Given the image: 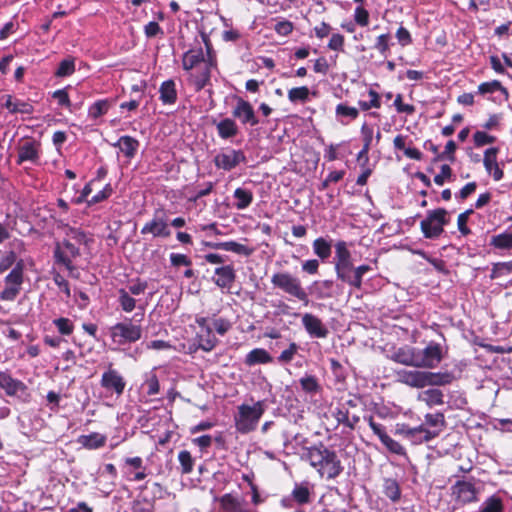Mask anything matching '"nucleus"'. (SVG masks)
Returning <instances> with one entry per match:
<instances>
[{"label":"nucleus","instance_id":"f8f14e48","mask_svg":"<svg viewBox=\"0 0 512 512\" xmlns=\"http://www.w3.org/2000/svg\"><path fill=\"white\" fill-rule=\"evenodd\" d=\"M125 380L115 369H109L102 374L101 386L108 391L121 395L125 389Z\"/></svg>","mask_w":512,"mask_h":512},{"label":"nucleus","instance_id":"c85d7f7f","mask_svg":"<svg viewBox=\"0 0 512 512\" xmlns=\"http://www.w3.org/2000/svg\"><path fill=\"white\" fill-rule=\"evenodd\" d=\"M78 443L87 449H98L105 445L106 436L97 432H93L88 435H81L78 439Z\"/></svg>","mask_w":512,"mask_h":512},{"label":"nucleus","instance_id":"a878e982","mask_svg":"<svg viewBox=\"0 0 512 512\" xmlns=\"http://www.w3.org/2000/svg\"><path fill=\"white\" fill-rule=\"evenodd\" d=\"M215 249L233 252L243 256H250L254 252V248L248 247L236 241L219 242L213 245Z\"/></svg>","mask_w":512,"mask_h":512},{"label":"nucleus","instance_id":"20e7f679","mask_svg":"<svg viewBox=\"0 0 512 512\" xmlns=\"http://www.w3.org/2000/svg\"><path fill=\"white\" fill-rule=\"evenodd\" d=\"M271 283L275 288L282 290L290 296L308 304V294L302 287L301 281L298 277L293 276L289 272H278L271 277Z\"/></svg>","mask_w":512,"mask_h":512},{"label":"nucleus","instance_id":"7ed1b4c3","mask_svg":"<svg viewBox=\"0 0 512 512\" xmlns=\"http://www.w3.org/2000/svg\"><path fill=\"white\" fill-rule=\"evenodd\" d=\"M265 412L263 401H257L253 405L241 404L234 415L236 430L241 434H247L254 431Z\"/></svg>","mask_w":512,"mask_h":512},{"label":"nucleus","instance_id":"7c9ffc66","mask_svg":"<svg viewBox=\"0 0 512 512\" xmlns=\"http://www.w3.org/2000/svg\"><path fill=\"white\" fill-rule=\"evenodd\" d=\"M313 252L322 261L327 260L331 256L332 242L323 237L316 238L313 243Z\"/></svg>","mask_w":512,"mask_h":512},{"label":"nucleus","instance_id":"e2e57ef3","mask_svg":"<svg viewBox=\"0 0 512 512\" xmlns=\"http://www.w3.org/2000/svg\"><path fill=\"white\" fill-rule=\"evenodd\" d=\"M293 29H294L293 23L291 21H288L285 19L278 21L274 26V30L280 36L290 35L292 33Z\"/></svg>","mask_w":512,"mask_h":512},{"label":"nucleus","instance_id":"8fccbe9b","mask_svg":"<svg viewBox=\"0 0 512 512\" xmlns=\"http://www.w3.org/2000/svg\"><path fill=\"white\" fill-rule=\"evenodd\" d=\"M183 474H189L193 470L194 461L189 451L182 450L178 454Z\"/></svg>","mask_w":512,"mask_h":512},{"label":"nucleus","instance_id":"a211bd4d","mask_svg":"<svg viewBox=\"0 0 512 512\" xmlns=\"http://www.w3.org/2000/svg\"><path fill=\"white\" fill-rule=\"evenodd\" d=\"M216 127L218 136L223 140H229L239 134V127L236 121L232 118H223L220 121H213Z\"/></svg>","mask_w":512,"mask_h":512},{"label":"nucleus","instance_id":"f257e3e1","mask_svg":"<svg viewBox=\"0 0 512 512\" xmlns=\"http://www.w3.org/2000/svg\"><path fill=\"white\" fill-rule=\"evenodd\" d=\"M303 458L316 469L321 478L332 480L343 472V466L337 453L323 444L307 448Z\"/></svg>","mask_w":512,"mask_h":512},{"label":"nucleus","instance_id":"680f3d73","mask_svg":"<svg viewBox=\"0 0 512 512\" xmlns=\"http://www.w3.org/2000/svg\"><path fill=\"white\" fill-rule=\"evenodd\" d=\"M455 150H456L455 142L453 140H449L446 143L444 151L440 154H437V157L434 158V161L448 159L449 161L453 162Z\"/></svg>","mask_w":512,"mask_h":512},{"label":"nucleus","instance_id":"79ce46f5","mask_svg":"<svg viewBox=\"0 0 512 512\" xmlns=\"http://www.w3.org/2000/svg\"><path fill=\"white\" fill-rule=\"evenodd\" d=\"M145 380L143 386L147 388V394L149 396H154L159 393L160 385L158 377L155 373V369L145 373Z\"/></svg>","mask_w":512,"mask_h":512},{"label":"nucleus","instance_id":"58836bf2","mask_svg":"<svg viewBox=\"0 0 512 512\" xmlns=\"http://www.w3.org/2000/svg\"><path fill=\"white\" fill-rule=\"evenodd\" d=\"M234 198L236 199L235 207L238 210H244L252 203L253 194L250 190L237 188L234 191Z\"/></svg>","mask_w":512,"mask_h":512},{"label":"nucleus","instance_id":"dca6fc26","mask_svg":"<svg viewBox=\"0 0 512 512\" xmlns=\"http://www.w3.org/2000/svg\"><path fill=\"white\" fill-rule=\"evenodd\" d=\"M214 274L213 282L222 289H230L236 278L235 270L232 265L217 267Z\"/></svg>","mask_w":512,"mask_h":512},{"label":"nucleus","instance_id":"3c124183","mask_svg":"<svg viewBox=\"0 0 512 512\" xmlns=\"http://www.w3.org/2000/svg\"><path fill=\"white\" fill-rule=\"evenodd\" d=\"M301 388L307 393H316L320 390V385L316 377L306 375L300 379Z\"/></svg>","mask_w":512,"mask_h":512},{"label":"nucleus","instance_id":"2f4dec72","mask_svg":"<svg viewBox=\"0 0 512 512\" xmlns=\"http://www.w3.org/2000/svg\"><path fill=\"white\" fill-rule=\"evenodd\" d=\"M496 92H499L505 100L508 99L507 89L498 80L483 82L478 86V93L481 95L494 94Z\"/></svg>","mask_w":512,"mask_h":512},{"label":"nucleus","instance_id":"6e6d98bb","mask_svg":"<svg viewBox=\"0 0 512 512\" xmlns=\"http://www.w3.org/2000/svg\"><path fill=\"white\" fill-rule=\"evenodd\" d=\"M113 194V188L111 184H106L102 190L96 193L91 199L87 201L88 206L100 203L108 199Z\"/></svg>","mask_w":512,"mask_h":512},{"label":"nucleus","instance_id":"0e129e2a","mask_svg":"<svg viewBox=\"0 0 512 512\" xmlns=\"http://www.w3.org/2000/svg\"><path fill=\"white\" fill-rule=\"evenodd\" d=\"M354 20L358 25L362 27L367 26L369 23V12L362 6L356 7L354 12Z\"/></svg>","mask_w":512,"mask_h":512},{"label":"nucleus","instance_id":"603ef678","mask_svg":"<svg viewBox=\"0 0 512 512\" xmlns=\"http://www.w3.org/2000/svg\"><path fill=\"white\" fill-rule=\"evenodd\" d=\"M381 443L391 452L397 455H405V448L396 440L391 438L388 434L384 436Z\"/></svg>","mask_w":512,"mask_h":512},{"label":"nucleus","instance_id":"2eb2a0df","mask_svg":"<svg viewBox=\"0 0 512 512\" xmlns=\"http://www.w3.org/2000/svg\"><path fill=\"white\" fill-rule=\"evenodd\" d=\"M126 467V474L131 475L128 479L130 481H141L147 477L146 467L143 465L141 457H128L124 461Z\"/></svg>","mask_w":512,"mask_h":512},{"label":"nucleus","instance_id":"f704fd0d","mask_svg":"<svg viewBox=\"0 0 512 512\" xmlns=\"http://www.w3.org/2000/svg\"><path fill=\"white\" fill-rule=\"evenodd\" d=\"M112 104L113 102L109 99L97 100L92 105H90L88 109V117L93 120L102 117L108 112Z\"/></svg>","mask_w":512,"mask_h":512},{"label":"nucleus","instance_id":"4be33fe9","mask_svg":"<svg viewBox=\"0 0 512 512\" xmlns=\"http://www.w3.org/2000/svg\"><path fill=\"white\" fill-rule=\"evenodd\" d=\"M312 494V486L308 481L296 483L291 492L292 499L299 505L310 503Z\"/></svg>","mask_w":512,"mask_h":512},{"label":"nucleus","instance_id":"9d476101","mask_svg":"<svg viewBox=\"0 0 512 512\" xmlns=\"http://www.w3.org/2000/svg\"><path fill=\"white\" fill-rule=\"evenodd\" d=\"M451 489L452 495L455 497L456 501L462 505L476 502L478 500L477 489L472 482L457 481Z\"/></svg>","mask_w":512,"mask_h":512},{"label":"nucleus","instance_id":"052dcab7","mask_svg":"<svg viewBox=\"0 0 512 512\" xmlns=\"http://www.w3.org/2000/svg\"><path fill=\"white\" fill-rule=\"evenodd\" d=\"M473 140L477 147H481L487 144L494 143L496 141V137L489 135L484 131H476L473 135Z\"/></svg>","mask_w":512,"mask_h":512},{"label":"nucleus","instance_id":"ea45409f","mask_svg":"<svg viewBox=\"0 0 512 512\" xmlns=\"http://www.w3.org/2000/svg\"><path fill=\"white\" fill-rule=\"evenodd\" d=\"M287 96L291 103H306L310 98V90L307 86L291 88Z\"/></svg>","mask_w":512,"mask_h":512},{"label":"nucleus","instance_id":"f03ea898","mask_svg":"<svg viewBox=\"0 0 512 512\" xmlns=\"http://www.w3.org/2000/svg\"><path fill=\"white\" fill-rule=\"evenodd\" d=\"M141 312H137L133 318H125L124 321L118 322L111 326L109 329V335L113 344L123 346L131 343H135L142 337V327L136 322H141L144 318V307L138 306Z\"/></svg>","mask_w":512,"mask_h":512},{"label":"nucleus","instance_id":"a19ab883","mask_svg":"<svg viewBox=\"0 0 512 512\" xmlns=\"http://www.w3.org/2000/svg\"><path fill=\"white\" fill-rule=\"evenodd\" d=\"M117 301L122 311L127 313L132 312L137 307L136 299L132 297V295L129 294V292L126 289L123 288L118 290Z\"/></svg>","mask_w":512,"mask_h":512},{"label":"nucleus","instance_id":"9b49d317","mask_svg":"<svg viewBox=\"0 0 512 512\" xmlns=\"http://www.w3.org/2000/svg\"><path fill=\"white\" fill-rule=\"evenodd\" d=\"M395 375L398 382L412 388L425 387V371L400 369Z\"/></svg>","mask_w":512,"mask_h":512},{"label":"nucleus","instance_id":"b1692460","mask_svg":"<svg viewBox=\"0 0 512 512\" xmlns=\"http://www.w3.org/2000/svg\"><path fill=\"white\" fill-rule=\"evenodd\" d=\"M114 147H118L119 150L129 159L133 158L136 155V152L139 147V141L135 138L125 135L121 136L116 143L113 144Z\"/></svg>","mask_w":512,"mask_h":512},{"label":"nucleus","instance_id":"5701e85b","mask_svg":"<svg viewBox=\"0 0 512 512\" xmlns=\"http://www.w3.org/2000/svg\"><path fill=\"white\" fill-rule=\"evenodd\" d=\"M159 99L164 105H173L177 101V90L174 80L169 79L160 85Z\"/></svg>","mask_w":512,"mask_h":512},{"label":"nucleus","instance_id":"4d7b16f0","mask_svg":"<svg viewBox=\"0 0 512 512\" xmlns=\"http://www.w3.org/2000/svg\"><path fill=\"white\" fill-rule=\"evenodd\" d=\"M53 324L57 327L59 333L62 335H70L73 332V323L68 318L60 317L54 319Z\"/></svg>","mask_w":512,"mask_h":512},{"label":"nucleus","instance_id":"72a5a7b5","mask_svg":"<svg viewBox=\"0 0 512 512\" xmlns=\"http://www.w3.org/2000/svg\"><path fill=\"white\" fill-rule=\"evenodd\" d=\"M503 499L497 494L489 496L480 505L478 512H504Z\"/></svg>","mask_w":512,"mask_h":512},{"label":"nucleus","instance_id":"cd10ccee","mask_svg":"<svg viewBox=\"0 0 512 512\" xmlns=\"http://www.w3.org/2000/svg\"><path fill=\"white\" fill-rule=\"evenodd\" d=\"M444 395L439 389H428L418 395V400L424 402L429 408L444 404Z\"/></svg>","mask_w":512,"mask_h":512},{"label":"nucleus","instance_id":"bb28decb","mask_svg":"<svg viewBox=\"0 0 512 512\" xmlns=\"http://www.w3.org/2000/svg\"><path fill=\"white\" fill-rule=\"evenodd\" d=\"M454 376L450 372H430L425 371V387L444 386L450 384Z\"/></svg>","mask_w":512,"mask_h":512},{"label":"nucleus","instance_id":"aec40b11","mask_svg":"<svg viewBox=\"0 0 512 512\" xmlns=\"http://www.w3.org/2000/svg\"><path fill=\"white\" fill-rule=\"evenodd\" d=\"M0 387L8 396H15L18 392L26 390V385L11 376L9 372H0Z\"/></svg>","mask_w":512,"mask_h":512},{"label":"nucleus","instance_id":"ddd939ff","mask_svg":"<svg viewBox=\"0 0 512 512\" xmlns=\"http://www.w3.org/2000/svg\"><path fill=\"white\" fill-rule=\"evenodd\" d=\"M498 153L499 148L491 147L485 150L483 158V164L486 172L491 175L495 181H500L504 176V172L497 161Z\"/></svg>","mask_w":512,"mask_h":512},{"label":"nucleus","instance_id":"6ab92c4d","mask_svg":"<svg viewBox=\"0 0 512 512\" xmlns=\"http://www.w3.org/2000/svg\"><path fill=\"white\" fill-rule=\"evenodd\" d=\"M39 158V144L35 141H24L18 147L17 163L21 164L26 161L36 162Z\"/></svg>","mask_w":512,"mask_h":512},{"label":"nucleus","instance_id":"473e14b6","mask_svg":"<svg viewBox=\"0 0 512 512\" xmlns=\"http://www.w3.org/2000/svg\"><path fill=\"white\" fill-rule=\"evenodd\" d=\"M489 245L499 250L512 251V232L505 231L503 233L493 235Z\"/></svg>","mask_w":512,"mask_h":512},{"label":"nucleus","instance_id":"f3484780","mask_svg":"<svg viewBox=\"0 0 512 512\" xmlns=\"http://www.w3.org/2000/svg\"><path fill=\"white\" fill-rule=\"evenodd\" d=\"M416 347L403 345L391 355V359L399 364L416 368Z\"/></svg>","mask_w":512,"mask_h":512},{"label":"nucleus","instance_id":"0eeeda50","mask_svg":"<svg viewBox=\"0 0 512 512\" xmlns=\"http://www.w3.org/2000/svg\"><path fill=\"white\" fill-rule=\"evenodd\" d=\"M171 233L168 218L164 211H156L153 218L147 221L141 229L142 235H151L154 238H168Z\"/></svg>","mask_w":512,"mask_h":512},{"label":"nucleus","instance_id":"423d86ee","mask_svg":"<svg viewBox=\"0 0 512 512\" xmlns=\"http://www.w3.org/2000/svg\"><path fill=\"white\" fill-rule=\"evenodd\" d=\"M443 348L439 343L429 342L423 349L416 347V368H436L443 359Z\"/></svg>","mask_w":512,"mask_h":512},{"label":"nucleus","instance_id":"09e8293b","mask_svg":"<svg viewBox=\"0 0 512 512\" xmlns=\"http://www.w3.org/2000/svg\"><path fill=\"white\" fill-rule=\"evenodd\" d=\"M75 71V62L72 58H67L62 60L59 63V66L57 68V71L55 72V75L58 77H66L73 74Z\"/></svg>","mask_w":512,"mask_h":512},{"label":"nucleus","instance_id":"6e6552de","mask_svg":"<svg viewBox=\"0 0 512 512\" xmlns=\"http://www.w3.org/2000/svg\"><path fill=\"white\" fill-rule=\"evenodd\" d=\"M245 153L242 150L226 149L219 152L214 157V164L218 169L225 171H231L237 167L240 163L246 162Z\"/></svg>","mask_w":512,"mask_h":512},{"label":"nucleus","instance_id":"c756f323","mask_svg":"<svg viewBox=\"0 0 512 512\" xmlns=\"http://www.w3.org/2000/svg\"><path fill=\"white\" fill-rule=\"evenodd\" d=\"M272 362L270 354L262 348H255L251 350L245 358V363L249 366L256 364H267Z\"/></svg>","mask_w":512,"mask_h":512},{"label":"nucleus","instance_id":"c03bdc74","mask_svg":"<svg viewBox=\"0 0 512 512\" xmlns=\"http://www.w3.org/2000/svg\"><path fill=\"white\" fill-rule=\"evenodd\" d=\"M334 247H335L334 264L352 261L351 252L348 249V244L345 241H342V240L338 241Z\"/></svg>","mask_w":512,"mask_h":512},{"label":"nucleus","instance_id":"338daca9","mask_svg":"<svg viewBox=\"0 0 512 512\" xmlns=\"http://www.w3.org/2000/svg\"><path fill=\"white\" fill-rule=\"evenodd\" d=\"M336 114L338 116L349 117L351 119L357 118L359 112L355 107H350L345 104H339L336 107Z\"/></svg>","mask_w":512,"mask_h":512},{"label":"nucleus","instance_id":"864d4df0","mask_svg":"<svg viewBox=\"0 0 512 512\" xmlns=\"http://www.w3.org/2000/svg\"><path fill=\"white\" fill-rule=\"evenodd\" d=\"M299 350L298 344L295 342L290 343L289 347L281 352V354L278 356L277 360L281 364H288L290 363L295 355L297 354Z\"/></svg>","mask_w":512,"mask_h":512},{"label":"nucleus","instance_id":"393cba45","mask_svg":"<svg viewBox=\"0 0 512 512\" xmlns=\"http://www.w3.org/2000/svg\"><path fill=\"white\" fill-rule=\"evenodd\" d=\"M195 341L197 342V347L205 352L212 351L218 343V339L214 336L212 328L198 332Z\"/></svg>","mask_w":512,"mask_h":512},{"label":"nucleus","instance_id":"de8ad7c7","mask_svg":"<svg viewBox=\"0 0 512 512\" xmlns=\"http://www.w3.org/2000/svg\"><path fill=\"white\" fill-rule=\"evenodd\" d=\"M425 423L426 425L437 428L436 431H439V433L445 428L446 421L443 413L437 412L434 414H426L425 415Z\"/></svg>","mask_w":512,"mask_h":512},{"label":"nucleus","instance_id":"49530a36","mask_svg":"<svg viewBox=\"0 0 512 512\" xmlns=\"http://www.w3.org/2000/svg\"><path fill=\"white\" fill-rule=\"evenodd\" d=\"M371 270V266L366 264L354 267V273L351 276L349 286L354 287L356 289H361L363 276L366 273L370 272Z\"/></svg>","mask_w":512,"mask_h":512},{"label":"nucleus","instance_id":"bf43d9fd","mask_svg":"<svg viewBox=\"0 0 512 512\" xmlns=\"http://www.w3.org/2000/svg\"><path fill=\"white\" fill-rule=\"evenodd\" d=\"M220 504L225 511L234 512L240 504V501L231 494H225L221 497Z\"/></svg>","mask_w":512,"mask_h":512},{"label":"nucleus","instance_id":"412c9836","mask_svg":"<svg viewBox=\"0 0 512 512\" xmlns=\"http://www.w3.org/2000/svg\"><path fill=\"white\" fill-rule=\"evenodd\" d=\"M333 417L336 419L338 424L354 429L356 424L360 421V417L356 414L350 415L349 410L345 405H339L332 412Z\"/></svg>","mask_w":512,"mask_h":512},{"label":"nucleus","instance_id":"39448f33","mask_svg":"<svg viewBox=\"0 0 512 512\" xmlns=\"http://www.w3.org/2000/svg\"><path fill=\"white\" fill-rule=\"evenodd\" d=\"M447 223V211L438 208L427 212L426 218L420 223V228L425 238L436 239L444 232Z\"/></svg>","mask_w":512,"mask_h":512},{"label":"nucleus","instance_id":"4468645a","mask_svg":"<svg viewBox=\"0 0 512 512\" xmlns=\"http://www.w3.org/2000/svg\"><path fill=\"white\" fill-rule=\"evenodd\" d=\"M302 324L311 337L325 338L328 335V329L322 321L313 314L305 313L302 316Z\"/></svg>","mask_w":512,"mask_h":512},{"label":"nucleus","instance_id":"5fc2aeb1","mask_svg":"<svg viewBox=\"0 0 512 512\" xmlns=\"http://www.w3.org/2000/svg\"><path fill=\"white\" fill-rule=\"evenodd\" d=\"M369 97H370V100L368 101H359V106L360 108L363 110V111H367L371 108H380L381 106V102H380V96L379 94L370 89L369 92Z\"/></svg>","mask_w":512,"mask_h":512},{"label":"nucleus","instance_id":"a18cd8bd","mask_svg":"<svg viewBox=\"0 0 512 512\" xmlns=\"http://www.w3.org/2000/svg\"><path fill=\"white\" fill-rule=\"evenodd\" d=\"M23 282V265L21 262L17 263L11 272L6 276L5 283L9 286H17L20 288Z\"/></svg>","mask_w":512,"mask_h":512},{"label":"nucleus","instance_id":"13d9d810","mask_svg":"<svg viewBox=\"0 0 512 512\" xmlns=\"http://www.w3.org/2000/svg\"><path fill=\"white\" fill-rule=\"evenodd\" d=\"M210 80V68L205 65L199 75L194 77L193 83L197 91L202 90Z\"/></svg>","mask_w":512,"mask_h":512},{"label":"nucleus","instance_id":"774afa93","mask_svg":"<svg viewBox=\"0 0 512 512\" xmlns=\"http://www.w3.org/2000/svg\"><path fill=\"white\" fill-rule=\"evenodd\" d=\"M52 97L57 100L58 104L61 107L70 108L71 101L69 99V95L66 91V89H59L53 92Z\"/></svg>","mask_w":512,"mask_h":512},{"label":"nucleus","instance_id":"69168bd1","mask_svg":"<svg viewBox=\"0 0 512 512\" xmlns=\"http://www.w3.org/2000/svg\"><path fill=\"white\" fill-rule=\"evenodd\" d=\"M452 176V169L449 165L444 164L441 166L440 173L434 177V182L442 186L447 180H450Z\"/></svg>","mask_w":512,"mask_h":512},{"label":"nucleus","instance_id":"37998d69","mask_svg":"<svg viewBox=\"0 0 512 512\" xmlns=\"http://www.w3.org/2000/svg\"><path fill=\"white\" fill-rule=\"evenodd\" d=\"M332 287V280H323L321 282L313 283L314 293L318 299L331 298L333 296L331 292Z\"/></svg>","mask_w":512,"mask_h":512},{"label":"nucleus","instance_id":"c9c22d12","mask_svg":"<svg viewBox=\"0 0 512 512\" xmlns=\"http://www.w3.org/2000/svg\"><path fill=\"white\" fill-rule=\"evenodd\" d=\"M383 493L393 503H396L401 498V489L399 483L392 478H386L383 482Z\"/></svg>","mask_w":512,"mask_h":512},{"label":"nucleus","instance_id":"4c0bfd02","mask_svg":"<svg viewBox=\"0 0 512 512\" xmlns=\"http://www.w3.org/2000/svg\"><path fill=\"white\" fill-rule=\"evenodd\" d=\"M334 269L337 278L349 285L351 276L354 273L353 261L335 263Z\"/></svg>","mask_w":512,"mask_h":512},{"label":"nucleus","instance_id":"1a4fd4ad","mask_svg":"<svg viewBox=\"0 0 512 512\" xmlns=\"http://www.w3.org/2000/svg\"><path fill=\"white\" fill-rule=\"evenodd\" d=\"M232 116L238 119L241 124L256 126L259 120L255 114L254 108L248 101L238 98L235 107L232 110Z\"/></svg>","mask_w":512,"mask_h":512},{"label":"nucleus","instance_id":"e433bc0d","mask_svg":"<svg viewBox=\"0 0 512 512\" xmlns=\"http://www.w3.org/2000/svg\"><path fill=\"white\" fill-rule=\"evenodd\" d=\"M203 61L202 50H189L183 56L182 66L186 71H190Z\"/></svg>","mask_w":512,"mask_h":512}]
</instances>
